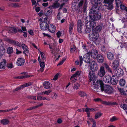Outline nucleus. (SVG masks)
Returning <instances> with one entry per match:
<instances>
[{
	"label": "nucleus",
	"instance_id": "obj_43",
	"mask_svg": "<svg viewBox=\"0 0 127 127\" xmlns=\"http://www.w3.org/2000/svg\"><path fill=\"white\" fill-rule=\"evenodd\" d=\"M121 107L123 108L124 110H126L127 109V105L126 104H121L120 106Z\"/></svg>",
	"mask_w": 127,
	"mask_h": 127
},
{
	"label": "nucleus",
	"instance_id": "obj_46",
	"mask_svg": "<svg viewBox=\"0 0 127 127\" xmlns=\"http://www.w3.org/2000/svg\"><path fill=\"white\" fill-rule=\"evenodd\" d=\"M120 6L121 9L123 10H126L127 12V7H126L125 6L123 5L122 4Z\"/></svg>",
	"mask_w": 127,
	"mask_h": 127
},
{
	"label": "nucleus",
	"instance_id": "obj_31",
	"mask_svg": "<svg viewBox=\"0 0 127 127\" xmlns=\"http://www.w3.org/2000/svg\"><path fill=\"white\" fill-rule=\"evenodd\" d=\"M67 1V0H61V4L60 5V7L59 8V10H60L62 9L63 6Z\"/></svg>",
	"mask_w": 127,
	"mask_h": 127
},
{
	"label": "nucleus",
	"instance_id": "obj_48",
	"mask_svg": "<svg viewBox=\"0 0 127 127\" xmlns=\"http://www.w3.org/2000/svg\"><path fill=\"white\" fill-rule=\"evenodd\" d=\"M32 84V83L31 82H29L26 84H24L23 85H22V86L23 87V88L25 87H28L31 85Z\"/></svg>",
	"mask_w": 127,
	"mask_h": 127
},
{
	"label": "nucleus",
	"instance_id": "obj_14",
	"mask_svg": "<svg viewBox=\"0 0 127 127\" xmlns=\"http://www.w3.org/2000/svg\"><path fill=\"white\" fill-rule=\"evenodd\" d=\"M25 62V59L22 58H21L18 59L16 63L17 65L21 66L24 64Z\"/></svg>",
	"mask_w": 127,
	"mask_h": 127
},
{
	"label": "nucleus",
	"instance_id": "obj_44",
	"mask_svg": "<svg viewBox=\"0 0 127 127\" xmlns=\"http://www.w3.org/2000/svg\"><path fill=\"white\" fill-rule=\"evenodd\" d=\"M12 7H20L18 3H12L11 4Z\"/></svg>",
	"mask_w": 127,
	"mask_h": 127
},
{
	"label": "nucleus",
	"instance_id": "obj_58",
	"mask_svg": "<svg viewBox=\"0 0 127 127\" xmlns=\"http://www.w3.org/2000/svg\"><path fill=\"white\" fill-rule=\"evenodd\" d=\"M57 37L58 38H59L61 35V33L60 32L58 31L56 33Z\"/></svg>",
	"mask_w": 127,
	"mask_h": 127
},
{
	"label": "nucleus",
	"instance_id": "obj_34",
	"mask_svg": "<svg viewBox=\"0 0 127 127\" xmlns=\"http://www.w3.org/2000/svg\"><path fill=\"white\" fill-rule=\"evenodd\" d=\"M74 26V25L72 23H71L70 24L69 31L70 34H71L73 30V28Z\"/></svg>",
	"mask_w": 127,
	"mask_h": 127
},
{
	"label": "nucleus",
	"instance_id": "obj_42",
	"mask_svg": "<svg viewBox=\"0 0 127 127\" xmlns=\"http://www.w3.org/2000/svg\"><path fill=\"white\" fill-rule=\"evenodd\" d=\"M22 85H21L19 87H17L16 89H14L13 90V91L15 92L16 91H18L20 90L22 88H23Z\"/></svg>",
	"mask_w": 127,
	"mask_h": 127
},
{
	"label": "nucleus",
	"instance_id": "obj_20",
	"mask_svg": "<svg viewBox=\"0 0 127 127\" xmlns=\"http://www.w3.org/2000/svg\"><path fill=\"white\" fill-rule=\"evenodd\" d=\"M111 76L108 75L105 76L103 78V80L104 82L106 83H109L110 82L111 79Z\"/></svg>",
	"mask_w": 127,
	"mask_h": 127
},
{
	"label": "nucleus",
	"instance_id": "obj_53",
	"mask_svg": "<svg viewBox=\"0 0 127 127\" xmlns=\"http://www.w3.org/2000/svg\"><path fill=\"white\" fill-rule=\"evenodd\" d=\"M52 92V90H48V91H45L43 92V93L44 94H45L47 95H49V94Z\"/></svg>",
	"mask_w": 127,
	"mask_h": 127
},
{
	"label": "nucleus",
	"instance_id": "obj_55",
	"mask_svg": "<svg viewBox=\"0 0 127 127\" xmlns=\"http://www.w3.org/2000/svg\"><path fill=\"white\" fill-rule=\"evenodd\" d=\"M40 63V66L41 67L44 68L45 67V63L44 62H41Z\"/></svg>",
	"mask_w": 127,
	"mask_h": 127
},
{
	"label": "nucleus",
	"instance_id": "obj_38",
	"mask_svg": "<svg viewBox=\"0 0 127 127\" xmlns=\"http://www.w3.org/2000/svg\"><path fill=\"white\" fill-rule=\"evenodd\" d=\"M116 0V3L117 6L118 7L120 5L122 4V3L123 2V0Z\"/></svg>",
	"mask_w": 127,
	"mask_h": 127
},
{
	"label": "nucleus",
	"instance_id": "obj_12",
	"mask_svg": "<svg viewBox=\"0 0 127 127\" xmlns=\"http://www.w3.org/2000/svg\"><path fill=\"white\" fill-rule=\"evenodd\" d=\"M90 56L89 53L85 54L83 56V60L86 63L89 64L91 63Z\"/></svg>",
	"mask_w": 127,
	"mask_h": 127
},
{
	"label": "nucleus",
	"instance_id": "obj_57",
	"mask_svg": "<svg viewBox=\"0 0 127 127\" xmlns=\"http://www.w3.org/2000/svg\"><path fill=\"white\" fill-rule=\"evenodd\" d=\"M81 73L82 72L81 71H78L76 72L75 74L76 76H78L80 75Z\"/></svg>",
	"mask_w": 127,
	"mask_h": 127
},
{
	"label": "nucleus",
	"instance_id": "obj_52",
	"mask_svg": "<svg viewBox=\"0 0 127 127\" xmlns=\"http://www.w3.org/2000/svg\"><path fill=\"white\" fill-rule=\"evenodd\" d=\"M79 59L80 60V66H81L83 63V58L81 56H79Z\"/></svg>",
	"mask_w": 127,
	"mask_h": 127
},
{
	"label": "nucleus",
	"instance_id": "obj_37",
	"mask_svg": "<svg viewBox=\"0 0 127 127\" xmlns=\"http://www.w3.org/2000/svg\"><path fill=\"white\" fill-rule=\"evenodd\" d=\"M100 8L98 9L97 10L100 9L102 11H104L107 8V5H102V4L100 6Z\"/></svg>",
	"mask_w": 127,
	"mask_h": 127
},
{
	"label": "nucleus",
	"instance_id": "obj_1",
	"mask_svg": "<svg viewBox=\"0 0 127 127\" xmlns=\"http://www.w3.org/2000/svg\"><path fill=\"white\" fill-rule=\"evenodd\" d=\"M93 85H94V88L95 91L98 92L101 90L102 92L104 91L108 94L112 93V88L108 85H104L102 81L101 80H97L96 83L94 82Z\"/></svg>",
	"mask_w": 127,
	"mask_h": 127
},
{
	"label": "nucleus",
	"instance_id": "obj_5",
	"mask_svg": "<svg viewBox=\"0 0 127 127\" xmlns=\"http://www.w3.org/2000/svg\"><path fill=\"white\" fill-rule=\"evenodd\" d=\"M101 0H91V2L93 5L92 8H94L95 9L100 8V6L101 5Z\"/></svg>",
	"mask_w": 127,
	"mask_h": 127
},
{
	"label": "nucleus",
	"instance_id": "obj_11",
	"mask_svg": "<svg viewBox=\"0 0 127 127\" xmlns=\"http://www.w3.org/2000/svg\"><path fill=\"white\" fill-rule=\"evenodd\" d=\"M111 79L110 81L111 84L113 85H116L118 82L119 78L117 76H115V75L112 76L111 78Z\"/></svg>",
	"mask_w": 127,
	"mask_h": 127
},
{
	"label": "nucleus",
	"instance_id": "obj_25",
	"mask_svg": "<svg viewBox=\"0 0 127 127\" xmlns=\"http://www.w3.org/2000/svg\"><path fill=\"white\" fill-rule=\"evenodd\" d=\"M107 57L108 59L112 61L114 59V55L110 52H109L107 53Z\"/></svg>",
	"mask_w": 127,
	"mask_h": 127
},
{
	"label": "nucleus",
	"instance_id": "obj_62",
	"mask_svg": "<svg viewBox=\"0 0 127 127\" xmlns=\"http://www.w3.org/2000/svg\"><path fill=\"white\" fill-rule=\"evenodd\" d=\"M52 10H48L47 11L46 14L47 15H50L52 13Z\"/></svg>",
	"mask_w": 127,
	"mask_h": 127
},
{
	"label": "nucleus",
	"instance_id": "obj_39",
	"mask_svg": "<svg viewBox=\"0 0 127 127\" xmlns=\"http://www.w3.org/2000/svg\"><path fill=\"white\" fill-rule=\"evenodd\" d=\"M96 109H94L92 108H88V107H87L85 109V111L86 112L93 111H96Z\"/></svg>",
	"mask_w": 127,
	"mask_h": 127
},
{
	"label": "nucleus",
	"instance_id": "obj_3",
	"mask_svg": "<svg viewBox=\"0 0 127 127\" xmlns=\"http://www.w3.org/2000/svg\"><path fill=\"white\" fill-rule=\"evenodd\" d=\"M94 8V7H93ZM97 10L92 8L89 13V17L91 21H96L100 20L101 18V14L100 13H98L96 11Z\"/></svg>",
	"mask_w": 127,
	"mask_h": 127
},
{
	"label": "nucleus",
	"instance_id": "obj_9",
	"mask_svg": "<svg viewBox=\"0 0 127 127\" xmlns=\"http://www.w3.org/2000/svg\"><path fill=\"white\" fill-rule=\"evenodd\" d=\"M85 23L83 21H81L80 20H78L77 23V29L78 32L81 33L82 32V27L83 26Z\"/></svg>",
	"mask_w": 127,
	"mask_h": 127
},
{
	"label": "nucleus",
	"instance_id": "obj_28",
	"mask_svg": "<svg viewBox=\"0 0 127 127\" xmlns=\"http://www.w3.org/2000/svg\"><path fill=\"white\" fill-rule=\"evenodd\" d=\"M9 123V121L7 119H3L0 121L1 123L4 125H8Z\"/></svg>",
	"mask_w": 127,
	"mask_h": 127
},
{
	"label": "nucleus",
	"instance_id": "obj_51",
	"mask_svg": "<svg viewBox=\"0 0 127 127\" xmlns=\"http://www.w3.org/2000/svg\"><path fill=\"white\" fill-rule=\"evenodd\" d=\"M32 76V75H25L22 76H21L20 78H21V79L24 78H26L28 77H31Z\"/></svg>",
	"mask_w": 127,
	"mask_h": 127
},
{
	"label": "nucleus",
	"instance_id": "obj_15",
	"mask_svg": "<svg viewBox=\"0 0 127 127\" xmlns=\"http://www.w3.org/2000/svg\"><path fill=\"white\" fill-rule=\"evenodd\" d=\"M105 73L104 67L103 66H101L100 67L99 71L98 72V75L100 77H102L105 75Z\"/></svg>",
	"mask_w": 127,
	"mask_h": 127
},
{
	"label": "nucleus",
	"instance_id": "obj_35",
	"mask_svg": "<svg viewBox=\"0 0 127 127\" xmlns=\"http://www.w3.org/2000/svg\"><path fill=\"white\" fill-rule=\"evenodd\" d=\"M13 52V49L12 47H8L7 50V53L8 54H10L12 53Z\"/></svg>",
	"mask_w": 127,
	"mask_h": 127
},
{
	"label": "nucleus",
	"instance_id": "obj_56",
	"mask_svg": "<svg viewBox=\"0 0 127 127\" xmlns=\"http://www.w3.org/2000/svg\"><path fill=\"white\" fill-rule=\"evenodd\" d=\"M79 85L78 83H76V84L74 85V87L76 89V90H77L79 89Z\"/></svg>",
	"mask_w": 127,
	"mask_h": 127
},
{
	"label": "nucleus",
	"instance_id": "obj_4",
	"mask_svg": "<svg viewBox=\"0 0 127 127\" xmlns=\"http://www.w3.org/2000/svg\"><path fill=\"white\" fill-rule=\"evenodd\" d=\"M101 26L99 25L96 26L95 28L93 29L92 33L91 35L92 38L95 40H96L98 37L99 32L102 29Z\"/></svg>",
	"mask_w": 127,
	"mask_h": 127
},
{
	"label": "nucleus",
	"instance_id": "obj_19",
	"mask_svg": "<svg viewBox=\"0 0 127 127\" xmlns=\"http://www.w3.org/2000/svg\"><path fill=\"white\" fill-rule=\"evenodd\" d=\"M44 88L46 89H49L52 87V84L48 81H45L43 83Z\"/></svg>",
	"mask_w": 127,
	"mask_h": 127
},
{
	"label": "nucleus",
	"instance_id": "obj_8",
	"mask_svg": "<svg viewBox=\"0 0 127 127\" xmlns=\"http://www.w3.org/2000/svg\"><path fill=\"white\" fill-rule=\"evenodd\" d=\"M86 20L88 21L87 23H88V26L93 29L96 25L95 22H94V21H91V19L89 17H86Z\"/></svg>",
	"mask_w": 127,
	"mask_h": 127
},
{
	"label": "nucleus",
	"instance_id": "obj_47",
	"mask_svg": "<svg viewBox=\"0 0 127 127\" xmlns=\"http://www.w3.org/2000/svg\"><path fill=\"white\" fill-rule=\"evenodd\" d=\"M7 66L8 68H12L14 67L12 63H9L7 65Z\"/></svg>",
	"mask_w": 127,
	"mask_h": 127
},
{
	"label": "nucleus",
	"instance_id": "obj_59",
	"mask_svg": "<svg viewBox=\"0 0 127 127\" xmlns=\"http://www.w3.org/2000/svg\"><path fill=\"white\" fill-rule=\"evenodd\" d=\"M40 8L39 7H37L35 8V10L37 12H38L40 11Z\"/></svg>",
	"mask_w": 127,
	"mask_h": 127
},
{
	"label": "nucleus",
	"instance_id": "obj_6",
	"mask_svg": "<svg viewBox=\"0 0 127 127\" xmlns=\"http://www.w3.org/2000/svg\"><path fill=\"white\" fill-rule=\"evenodd\" d=\"M88 77L89 78V82H90L92 81H93V83L94 82L96 83L95 81L96 78V76L94 71L93 70H92L89 72Z\"/></svg>",
	"mask_w": 127,
	"mask_h": 127
},
{
	"label": "nucleus",
	"instance_id": "obj_17",
	"mask_svg": "<svg viewBox=\"0 0 127 127\" xmlns=\"http://www.w3.org/2000/svg\"><path fill=\"white\" fill-rule=\"evenodd\" d=\"M96 59L98 62L99 63H102L104 62V58L103 56L99 54Z\"/></svg>",
	"mask_w": 127,
	"mask_h": 127
},
{
	"label": "nucleus",
	"instance_id": "obj_7",
	"mask_svg": "<svg viewBox=\"0 0 127 127\" xmlns=\"http://www.w3.org/2000/svg\"><path fill=\"white\" fill-rule=\"evenodd\" d=\"M40 27L42 30L45 31L47 30L48 28L49 25L47 22L42 21L40 24Z\"/></svg>",
	"mask_w": 127,
	"mask_h": 127
},
{
	"label": "nucleus",
	"instance_id": "obj_49",
	"mask_svg": "<svg viewBox=\"0 0 127 127\" xmlns=\"http://www.w3.org/2000/svg\"><path fill=\"white\" fill-rule=\"evenodd\" d=\"M27 98L28 99H33L36 100V96H33L31 95H30L27 97Z\"/></svg>",
	"mask_w": 127,
	"mask_h": 127
},
{
	"label": "nucleus",
	"instance_id": "obj_63",
	"mask_svg": "<svg viewBox=\"0 0 127 127\" xmlns=\"http://www.w3.org/2000/svg\"><path fill=\"white\" fill-rule=\"evenodd\" d=\"M75 74V73L72 75L70 79V80H72L73 79V78H74V79H75V77L77 76Z\"/></svg>",
	"mask_w": 127,
	"mask_h": 127
},
{
	"label": "nucleus",
	"instance_id": "obj_22",
	"mask_svg": "<svg viewBox=\"0 0 127 127\" xmlns=\"http://www.w3.org/2000/svg\"><path fill=\"white\" fill-rule=\"evenodd\" d=\"M6 61L4 59H3L2 61L0 63V68L1 69H4L6 67Z\"/></svg>",
	"mask_w": 127,
	"mask_h": 127
},
{
	"label": "nucleus",
	"instance_id": "obj_32",
	"mask_svg": "<svg viewBox=\"0 0 127 127\" xmlns=\"http://www.w3.org/2000/svg\"><path fill=\"white\" fill-rule=\"evenodd\" d=\"M22 47L23 49L26 51V52L27 53H28L29 51L28 49V48L27 46L25 44H23L22 45Z\"/></svg>",
	"mask_w": 127,
	"mask_h": 127
},
{
	"label": "nucleus",
	"instance_id": "obj_26",
	"mask_svg": "<svg viewBox=\"0 0 127 127\" xmlns=\"http://www.w3.org/2000/svg\"><path fill=\"white\" fill-rule=\"evenodd\" d=\"M104 68L105 69L106 71L112 73V71L110 68L106 63H105L104 64Z\"/></svg>",
	"mask_w": 127,
	"mask_h": 127
},
{
	"label": "nucleus",
	"instance_id": "obj_64",
	"mask_svg": "<svg viewBox=\"0 0 127 127\" xmlns=\"http://www.w3.org/2000/svg\"><path fill=\"white\" fill-rule=\"evenodd\" d=\"M101 50L103 51H104L106 50V48L104 46H102L101 48Z\"/></svg>",
	"mask_w": 127,
	"mask_h": 127
},
{
	"label": "nucleus",
	"instance_id": "obj_36",
	"mask_svg": "<svg viewBox=\"0 0 127 127\" xmlns=\"http://www.w3.org/2000/svg\"><path fill=\"white\" fill-rule=\"evenodd\" d=\"M60 5V4L58 2H55L52 5V7L54 8H56L58 7Z\"/></svg>",
	"mask_w": 127,
	"mask_h": 127
},
{
	"label": "nucleus",
	"instance_id": "obj_18",
	"mask_svg": "<svg viewBox=\"0 0 127 127\" xmlns=\"http://www.w3.org/2000/svg\"><path fill=\"white\" fill-rule=\"evenodd\" d=\"M90 69L92 70L93 69L95 71L97 70L98 69V67L96 63L93 61L92 62L91 64Z\"/></svg>",
	"mask_w": 127,
	"mask_h": 127
},
{
	"label": "nucleus",
	"instance_id": "obj_21",
	"mask_svg": "<svg viewBox=\"0 0 127 127\" xmlns=\"http://www.w3.org/2000/svg\"><path fill=\"white\" fill-rule=\"evenodd\" d=\"M5 47L3 45L0 46V59L1 57L5 53Z\"/></svg>",
	"mask_w": 127,
	"mask_h": 127
},
{
	"label": "nucleus",
	"instance_id": "obj_30",
	"mask_svg": "<svg viewBox=\"0 0 127 127\" xmlns=\"http://www.w3.org/2000/svg\"><path fill=\"white\" fill-rule=\"evenodd\" d=\"M88 23H87L86 24V28L85 29V31L86 33H89L91 31V28H90L88 25Z\"/></svg>",
	"mask_w": 127,
	"mask_h": 127
},
{
	"label": "nucleus",
	"instance_id": "obj_45",
	"mask_svg": "<svg viewBox=\"0 0 127 127\" xmlns=\"http://www.w3.org/2000/svg\"><path fill=\"white\" fill-rule=\"evenodd\" d=\"M79 95L81 96V97H84L86 95V93L82 91H80L79 92Z\"/></svg>",
	"mask_w": 127,
	"mask_h": 127
},
{
	"label": "nucleus",
	"instance_id": "obj_13",
	"mask_svg": "<svg viewBox=\"0 0 127 127\" xmlns=\"http://www.w3.org/2000/svg\"><path fill=\"white\" fill-rule=\"evenodd\" d=\"M90 55H91L92 58L94 59L96 58L97 56L99 54L97 50L94 49L93 50V52H88Z\"/></svg>",
	"mask_w": 127,
	"mask_h": 127
},
{
	"label": "nucleus",
	"instance_id": "obj_29",
	"mask_svg": "<svg viewBox=\"0 0 127 127\" xmlns=\"http://www.w3.org/2000/svg\"><path fill=\"white\" fill-rule=\"evenodd\" d=\"M17 30L14 27H11L10 28L9 30V32L16 33L17 32Z\"/></svg>",
	"mask_w": 127,
	"mask_h": 127
},
{
	"label": "nucleus",
	"instance_id": "obj_40",
	"mask_svg": "<svg viewBox=\"0 0 127 127\" xmlns=\"http://www.w3.org/2000/svg\"><path fill=\"white\" fill-rule=\"evenodd\" d=\"M102 115V114L101 112H98L96 113L95 115V119H96L100 117Z\"/></svg>",
	"mask_w": 127,
	"mask_h": 127
},
{
	"label": "nucleus",
	"instance_id": "obj_33",
	"mask_svg": "<svg viewBox=\"0 0 127 127\" xmlns=\"http://www.w3.org/2000/svg\"><path fill=\"white\" fill-rule=\"evenodd\" d=\"M126 82L125 80L124 79H121L120 80L119 83L121 86H124Z\"/></svg>",
	"mask_w": 127,
	"mask_h": 127
},
{
	"label": "nucleus",
	"instance_id": "obj_24",
	"mask_svg": "<svg viewBox=\"0 0 127 127\" xmlns=\"http://www.w3.org/2000/svg\"><path fill=\"white\" fill-rule=\"evenodd\" d=\"M9 41L10 43L20 47H21L22 46L21 43L18 41H16L15 40H9Z\"/></svg>",
	"mask_w": 127,
	"mask_h": 127
},
{
	"label": "nucleus",
	"instance_id": "obj_61",
	"mask_svg": "<svg viewBox=\"0 0 127 127\" xmlns=\"http://www.w3.org/2000/svg\"><path fill=\"white\" fill-rule=\"evenodd\" d=\"M29 33L31 35H32L33 34V32L32 30H30L29 31Z\"/></svg>",
	"mask_w": 127,
	"mask_h": 127
},
{
	"label": "nucleus",
	"instance_id": "obj_50",
	"mask_svg": "<svg viewBox=\"0 0 127 127\" xmlns=\"http://www.w3.org/2000/svg\"><path fill=\"white\" fill-rule=\"evenodd\" d=\"M40 53L41 56V57L42 58V61H43V59H45V55L44 54V53L43 52H42L41 51L39 52Z\"/></svg>",
	"mask_w": 127,
	"mask_h": 127
},
{
	"label": "nucleus",
	"instance_id": "obj_60",
	"mask_svg": "<svg viewBox=\"0 0 127 127\" xmlns=\"http://www.w3.org/2000/svg\"><path fill=\"white\" fill-rule=\"evenodd\" d=\"M42 99L43 100L50 101V98L44 96H43V98Z\"/></svg>",
	"mask_w": 127,
	"mask_h": 127
},
{
	"label": "nucleus",
	"instance_id": "obj_41",
	"mask_svg": "<svg viewBox=\"0 0 127 127\" xmlns=\"http://www.w3.org/2000/svg\"><path fill=\"white\" fill-rule=\"evenodd\" d=\"M118 119L115 116L112 117L109 120V121L110 122H113L118 120Z\"/></svg>",
	"mask_w": 127,
	"mask_h": 127
},
{
	"label": "nucleus",
	"instance_id": "obj_10",
	"mask_svg": "<svg viewBox=\"0 0 127 127\" xmlns=\"http://www.w3.org/2000/svg\"><path fill=\"white\" fill-rule=\"evenodd\" d=\"M114 0H104V2L105 3L108 4V5L107 6V8L109 10H112L113 8V3Z\"/></svg>",
	"mask_w": 127,
	"mask_h": 127
},
{
	"label": "nucleus",
	"instance_id": "obj_2",
	"mask_svg": "<svg viewBox=\"0 0 127 127\" xmlns=\"http://www.w3.org/2000/svg\"><path fill=\"white\" fill-rule=\"evenodd\" d=\"M88 3L86 1L84 2L83 0H74V3L72 5V8L78 12L81 13L83 10L85 12L86 10Z\"/></svg>",
	"mask_w": 127,
	"mask_h": 127
},
{
	"label": "nucleus",
	"instance_id": "obj_23",
	"mask_svg": "<svg viewBox=\"0 0 127 127\" xmlns=\"http://www.w3.org/2000/svg\"><path fill=\"white\" fill-rule=\"evenodd\" d=\"M48 29L49 32L52 33L54 32L56 30V27L53 24H50Z\"/></svg>",
	"mask_w": 127,
	"mask_h": 127
},
{
	"label": "nucleus",
	"instance_id": "obj_16",
	"mask_svg": "<svg viewBox=\"0 0 127 127\" xmlns=\"http://www.w3.org/2000/svg\"><path fill=\"white\" fill-rule=\"evenodd\" d=\"M115 73L116 74L115 76H122L123 74V70L121 68H117L115 71Z\"/></svg>",
	"mask_w": 127,
	"mask_h": 127
},
{
	"label": "nucleus",
	"instance_id": "obj_27",
	"mask_svg": "<svg viewBox=\"0 0 127 127\" xmlns=\"http://www.w3.org/2000/svg\"><path fill=\"white\" fill-rule=\"evenodd\" d=\"M113 64V68L114 69H115L118 66V62L117 60H115L114 61Z\"/></svg>",
	"mask_w": 127,
	"mask_h": 127
},
{
	"label": "nucleus",
	"instance_id": "obj_54",
	"mask_svg": "<svg viewBox=\"0 0 127 127\" xmlns=\"http://www.w3.org/2000/svg\"><path fill=\"white\" fill-rule=\"evenodd\" d=\"M60 75V73H57L56 75H55L54 77V78L52 80H56L58 79V77Z\"/></svg>",
	"mask_w": 127,
	"mask_h": 127
}]
</instances>
